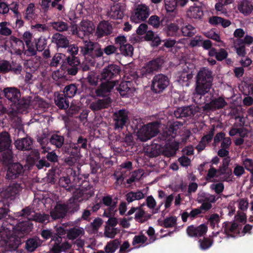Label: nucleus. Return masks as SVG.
I'll return each instance as SVG.
<instances>
[{
    "label": "nucleus",
    "instance_id": "obj_47",
    "mask_svg": "<svg viewBox=\"0 0 253 253\" xmlns=\"http://www.w3.org/2000/svg\"><path fill=\"white\" fill-rule=\"evenodd\" d=\"M213 242L212 239L206 237L199 240L200 248L202 250H206L209 249L212 246Z\"/></svg>",
    "mask_w": 253,
    "mask_h": 253
},
{
    "label": "nucleus",
    "instance_id": "obj_43",
    "mask_svg": "<svg viewBox=\"0 0 253 253\" xmlns=\"http://www.w3.org/2000/svg\"><path fill=\"white\" fill-rule=\"evenodd\" d=\"M223 228L224 229V232L228 236L233 237L230 235V233H234L237 230L238 228V224L236 222H224L223 224Z\"/></svg>",
    "mask_w": 253,
    "mask_h": 253
},
{
    "label": "nucleus",
    "instance_id": "obj_28",
    "mask_svg": "<svg viewBox=\"0 0 253 253\" xmlns=\"http://www.w3.org/2000/svg\"><path fill=\"white\" fill-rule=\"evenodd\" d=\"M11 140L10 135L6 131L0 133V152L9 150L11 148Z\"/></svg>",
    "mask_w": 253,
    "mask_h": 253
},
{
    "label": "nucleus",
    "instance_id": "obj_25",
    "mask_svg": "<svg viewBox=\"0 0 253 253\" xmlns=\"http://www.w3.org/2000/svg\"><path fill=\"white\" fill-rule=\"evenodd\" d=\"M68 97L63 93H55L54 102L56 105L60 109H66L69 106Z\"/></svg>",
    "mask_w": 253,
    "mask_h": 253
},
{
    "label": "nucleus",
    "instance_id": "obj_23",
    "mask_svg": "<svg viewBox=\"0 0 253 253\" xmlns=\"http://www.w3.org/2000/svg\"><path fill=\"white\" fill-rule=\"evenodd\" d=\"M149 15V9L143 4H139L135 10V15L131 17V20L145 21Z\"/></svg>",
    "mask_w": 253,
    "mask_h": 253
},
{
    "label": "nucleus",
    "instance_id": "obj_5",
    "mask_svg": "<svg viewBox=\"0 0 253 253\" xmlns=\"http://www.w3.org/2000/svg\"><path fill=\"white\" fill-rule=\"evenodd\" d=\"M160 127V123L157 121L143 125L137 132L138 138L142 142L151 139L158 134Z\"/></svg>",
    "mask_w": 253,
    "mask_h": 253
},
{
    "label": "nucleus",
    "instance_id": "obj_40",
    "mask_svg": "<svg viewBox=\"0 0 253 253\" xmlns=\"http://www.w3.org/2000/svg\"><path fill=\"white\" fill-rule=\"evenodd\" d=\"M121 245V242L117 239H114L108 242L104 249L106 253H114Z\"/></svg>",
    "mask_w": 253,
    "mask_h": 253
},
{
    "label": "nucleus",
    "instance_id": "obj_52",
    "mask_svg": "<svg viewBox=\"0 0 253 253\" xmlns=\"http://www.w3.org/2000/svg\"><path fill=\"white\" fill-rule=\"evenodd\" d=\"M167 11L172 12L177 7V0H165Z\"/></svg>",
    "mask_w": 253,
    "mask_h": 253
},
{
    "label": "nucleus",
    "instance_id": "obj_36",
    "mask_svg": "<svg viewBox=\"0 0 253 253\" xmlns=\"http://www.w3.org/2000/svg\"><path fill=\"white\" fill-rule=\"evenodd\" d=\"M130 83L129 82H123L120 85L117 87V90L119 92L122 97H127L131 93V89L129 85Z\"/></svg>",
    "mask_w": 253,
    "mask_h": 253
},
{
    "label": "nucleus",
    "instance_id": "obj_41",
    "mask_svg": "<svg viewBox=\"0 0 253 253\" xmlns=\"http://www.w3.org/2000/svg\"><path fill=\"white\" fill-rule=\"evenodd\" d=\"M144 195L141 191L136 192L130 191L126 195V199L128 203L135 200H139L144 198Z\"/></svg>",
    "mask_w": 253,
    "mask_h": 253
},
{
    "label": "nucleus",
    "instance_id": "obj_32",
    "mask_svg": "<svg viewBox=\"0 0 253 253\" xmlns=\"http://www.w3.org/2000/svg\"><path fill=\"white\" fill-rule=\"evenodd\" d=\"M76 84H71L66 85L64 89L63 93L68 98L73 97L76 94H80L82 92Z\"/></svg>",
    "mask_w": 253,
    "mask_h": 253
},
{
    "label": "nucleus",
    "instance_id": "obj_26",
    "mask_svg": "<svg viewBox=\"0 0 253 253\" xmlns=\"http://www.w3.org/2000/svg\"><path fill=\"white\" fill-rule=\"evenodd\" d=\"M94 195L92 190L87 191L84 189L77 190L75 192L71 198H74L75 201L80 203L84 200H86Z\"/></svg>",
    "mask_w": 253,
    "mask_h": 253
},
{
    "label": "nucleus",
    "instance_id": "obj_57",
    "mask_svg": "<svg viewBox=\"0 0 253 253\" xmlns=\"http://www.w3.org/2000/svg\"><path fill=\"white\" fill-rule=\"evenodd\" d=\"M82 233L81 230L75 228L70 229L67 232V237L69 239L74 240L78 237Z\"/></svg>",
    "mask_w": 253,
    "mask_h": 253
},
{
    "label": "nucleus",
    "instance_id": "obj_6",
    "mask_svg": "<svg viewBox=\"0 0 253 253\" xmlns=\"http://www.w3.org/2000/svg\"><path fill=\"white\" fill-rule=\"evenodd\" d=\"M165 60L163 56H158L146 62L140 70V74L142 77L149 78L155 72L161 70Z\"/></svg>",
    "mask_w": 253,
    "mask_h": 253
},
{
    "label": "nucleus",
    "instance_id": "obj_24",
    "mask_svg": "<svg viewBox=\"0 0 253 253\" xmlns=\"http://www.w3.org/2000/svg\"><path fill=\"white\" fill-rule=\"evenodd\" d=\"M111 104V99L110 97H104L102 99H98L90 105V108L93 111H97L102 109L107 108Z\"/></svg>",
    "mask_w": 253,
    "mask_h": 253
},
{
    "label": "nucleus",
    "instance_id": "obj_20",
    "mask_svg": "<svg viewBox=\"0 0 253 253\" xmlns=\"http://www.w3.org/2000/svg\"><path fill=\"white\" fill-rule=\"evenodd\" d=\"M112 25L108 21H102L98 25L95 35L97 38H101L110 35L112 33Z\"/></svg>",
    "mask_w": 253,
    "mask_h": 253
},
{
    "label": "nucleus",
    "instance_id": "obj_46",
    "mask_svg": "<svg viewBox=\"0 0 253 253\" xmlns=\"http://www.w3.org/2000/svg\"><path fill=\"white\" fill-rule=\"evenodd\" d=\"M181 31L182 35L184 37H192L196 33L195 28L190 24L182 26Z\"/></svg>",
    "mask_w": 253,
    "mask_h": 253
},
{
    "label": "nucleus",
    "instance_id": "obj_61",
    "mask_svg": "<svg viewBox=\"0 0 253 253\" xmlns=\"http://www.w3.org/2000/svg\"><path fill=\"white\" fill-rule=\"evenodd\" d=\"M75 144H77V146H79L80 149L81 148L84 150L87 149V139L82 136H80L78 137L77 142Z\"/></svg>",
    "mask_w": 253,
    "mask_h": 253
},
{
    "label": "nucleus",
    "instance_id": "obj_62",
    "mask_svg": "<svg viewBox=\"0 0 253 253\" xmlns=\"http://www.w3.org/2000/svg\"><path fill=\"white\" fill-rule=\"evenodd\" d=\"M111 13H112V16L115 19H122L123 17V11L120 7L114 6L112 8Z\"/></svg>",
    "mask_w": 253,
    "mask_h": 253
},
{
    "label": "nucleus",
    "instance_id": "obj_38",
    "mask_svg": "<svg viewBox=\"0 0 253 253\" xmlns=\"http://www.w3.org/2000/svg\"><path fill=\"white\" fill-rule=\"evenodd\" d=\"M68 213L73 214L80 209V203L75 201L74 198H70L65 204Z\"/></svg>",
    "mask_w": 253,
    "mask_h": 253
},
{
    "label": "nucleus",
    "instance_id": "obj_18",
    "mask_svg": "<svg viewBox=\"0 0 253 253\" xmlns=\"http://www.w3.org/2000/svg\"><path fill=\"white\" fill-rule=\"evenodd\" d=\"M51 42L55 44L57 49L60 51L62 49H66L70 43L68 38L60 33H56L52 35Z\"/></svg>",
    "mask_w": 253,
    "mask_h": 253
},
{
    "label": "nucleus",
    "instance_id": "obj_15",
    "mask_svg": "<svg viewBox=\"0 0 253 253\" xmlns=\"http://www.w3.org/2000/svg\"><path fill=\"white\" fill-rule=\"evenodd\" d=\"M99 86L95 91V93L99 97H109L110 92L116 84L115 81H101Z\"/></svg>",
    "mask_w": 253,
    "mask_h": 253
},
{
    "label": "nucleus",
    "instance_id": "obj_3",
    "mask_svg": "<svg viewBox=\"0 0 253 253\" xmlns=\"http://www.w3.org/2000/svg\"><path fill=\"white\" fill-rule=\"evenodd\" d=\"M196 93L194 94V101L197 103H202L199 99L202 98L211 89L213 80L212 72L207 67L201 68L196 76Z\"/></svg>",
    "mask_w": 253,
    "mask_h": 253
},
{
    "label": "nucleus",
    "instance_id": "obj_30",
    "mask_svg": "<svg viewBox=\"0 0 253 253\" xmlns=\"http://www.w3.org/2000/svg\"><path fill=\"white\" fill-rule=\"evenodd\" d=\"M187 16L190 18L201 19L204 15L202 6H190L187 11Z\"/></svg>",
    "mask_w": 253,
    "mask_h": 253
},
{
    "label": "nucleus",
    "instance_id": "obj_58",
    "mask_svg": "<svg viewBox=\"0 0 253 253\" xmlns=\"http://www.w3.org/2000/svg\"><path fill=\"white\" fill-rule=\"evenodd\" d=\"M66 60L67 61V63L68 64L67 66L71 67H79L80 64V62L79 61V59L77 57L74 56H68L66 58Z\"/></svg>",
    "mask_w": 253,
    "mask_h": 253
},
{
    "label": "nucleus",
    "instance_id": "obj_7",
    "mask_svg": "<svg viewBox=\"0 0 253 253\" xmlns=\"http://www.w3.org/2000/svg\"><path fill=\"white\" fill-rule=\"evenodd\" d=\"M121 72V68L120 66L113 63L109 64L102 69L98 75V78L100 81H111L116 83L117 78L120 77Z\"/></svg>",
    "mask_w": 253,
    "mask_h": 253
},
{
    "label": "nucleus",
    "instance_id": "obj_4",
    "mask_svg": "<svg viewBox=\"0 0 253 253\" xmlns=\"http://www.w3.org/2000/svg\"><path fill=\"white\" fill-rule=\"evenodd\" d=\"M6 150V153L2 154V158L8 163L5 178L10 183L5 189L4 196L7 199L13 200L16 198V163H11L12 156L10 148Z\"/></svg>",
    "mask_w": 253,
    "mask_h": 253
},
{
    "label": "nucleus",
    "instance_id": "obj_16",
    "mask_svg": "<svg viewBox=\"0 0 253 253\" xmlns=\"http://www.w3.org/2000/svg\"><path fill=\"white\" fill-rule=\"evenodd\" d=\"M199 108L194 105H189L178 108L174 112L176 118L192 117L198 111Z\"/></svg>",
    "mask_w": 253,
    "mask_h": 253
},
{
    "label": "nucleus",
    "instance_id": "obj_33",
    "mask_svg": "<svg viewBox=\"0 0 253 253\" xmlns=\"http://www.w3.org/2000/svg\"><path fill=\"white\" fill-rule=\"evenodd\" d=\"M18 95L20 96V90L17 88V114L26 111L30 103V101L28 99L22 98L21 99H18Z\"/></svg>",
    "mask_w": 253,
    "mask_h": 253
},
{
    "label": "nucleus",
    "instance_id": "obj_55",
    "mask_svg": "<svg viewBox=\"0 0 253 253\" xmlns=\"http://www.w3.org/2000/svg\"><path fill=\"white\" fill-rule=\"evenodd\" d=\"M40 153L36 150L31 151L27 157V160L32 164H35L40 159Z\"/></svg>",
    "mask_w": 253,
    "mask_h": 253
},
{
    "label": "nucleus",
    "instance_id": "obj_22",
    "mask_svg": "<svg viewBox=\"0 0 253 253\" xmlns=\"http://www.w3.org/2000/svg\"><path fill=\"white\" fill-rule=\"evenodd\" d=\"M68 213L65 204L57 203L54 209L50 212L54 220L65 217Z\"/></svg>",
    "mask_w": 253,
    "mask_h": 253
},
{
    "label": "nucleus",
    "instance_id": "obj_14",
    "mask_svg": "<svg viewBox=\"0 0 253 253\" xmlns=\"http://www.w3.org/2000/svg\"><path fill=\"white\" fill-rule=\"evenodd\" d=\"M202 104L204 103V105L202 107L204 111H214L223 108L227 105V103L224 98L220 96L217 98H214L209 103H205V101L202 102ZM202 104V103L201 104Z\"/></svg>",
    "mask_w": 253,
    "mask_h": 253
},
{
    "label": "nucleus",
    "instance_id": "obj_34",
    "mask_svg": "<svg viewBox=\"0 0 253 253\" xmlns=\"http://www.w3.org/2000/svg\"><path fill=\"white\" fill-rule=\"evenodd\" d=\"M179 29L176 23H170L165 26L163 31L168 37H176L178 35Z\"/></svg>",
    "mask_w": 253,
    "mask_h": 253
},
{
    "label": "nucleus",
    "instance_id": "obj_10",
    "mask_svg": "<svg viewBox=\"0 0 253 253\" xmlns=\"http://www.w3.org/2000/svg\"><path fill=\"white\" fill-rule=\"evenodd\" d=\"M17 216H26L28 219L35 220L41 223H44L48 222L49 219V216L47 214H41L35 213L29 207H26L21 211V212H17Z\"/></svg>",
    "mask_w": 253,
    "mask_h": 253
},
{
    "label": "nucleus",
    "instance_id": "obj_11",
    "mask_svg": "<svg viewBox=\"0 0 253 253\" xmlns=\"http://www.w3.org/2000/svg\"><path fill=\"white\" fill-rule=\"evenodd\" d=\"M18 44L22 45V49H17V55H20L21 58L23 56L30 57L37 54L38 50L34 41L26 43L25 46L23 41L17 38V45Z\"/></svg>",
    "mask_w": 253,
    "mask_h": 253
},
{
    "label": "nucleus",
    "instance_id": "obj_12",
    "mask_svg": "<svg viewBox=\"0 0 253 253\" xmlns=\"http://www.w3.org/2000/svg\"><path fill=\"white\" fill-rule=\"evenodd\" d=\"M113 118L115 129H122L128 121V111L125 109H120L114 113Z\"/></svg>",
    "mask_w": 253,
    "mask_h": 253
},
{
    "label": "nucleus",
    "instance_id": "obj_59",
    "mask_svg": "<svg viewBox=\"0 0 253 253\" xmlns=\"http://www.w3.org/2000/svg\"><path fill=\"white\" fill-rule=\"evenodd\" d=\"M35 6L33 3H30L27 6L26 10L25 18L30 20L32 19L34 15Z\"/></svg>",
    "mask_w": 253,
    "mask_h": 253
},
{
    "label": "nucleus",
    "instance_id": "obj_35",
    "mask_svg": "<svg viewBox=\"0 0 253 253\" xmlns=\"http://www.w3.org/2000/svg\"><path fill=\"white\" fill-rule=\"evenodd\" d=\"M32 144V140L28 137L17 139V149L22 151L30 150Z\"/></svg>",
    "mask_w": 253,
    "mask_h": 253
},
{
    "label": "nucleus",
    "instance_id": "obj_31",
    "mask_svg": "<svg viewBox=\"0 0 253 253\" xmlns=\"http://www.w3.org/2000/svg\"><path fill=\"white\" fill-rule=\"evenodd\" d=\"M179 142L174 141L171 142L165 148L164 147V155L168 157L174 156L177 151L179 149Z\"/></svg>",
    "mask_w": 253,
    "mask_h": 253
},
{
    "label": "nucleus",
    "instance_id": "obj_56",
    "mask_svg": "<svg viewBox=\"0 0 253 253\" xmlns=\"http://www.w3.org/2000/svg\"><path fill=\"white\" fill-rule=\"evenodd\" d=\"M65 55L63 54L60 53H56L51 59L49 64L50 66L51 67H56L62 61V58Z\"/></svg>",
    "mask_w": 253,
    "mask_h": 253
},
{
    "label": "nucleus",
    "instance_id": "obj_19",
    "mask_svg": "<svg viewBox=\"0 0 253 253\" xmlns=\"http://www.w3.org/2000/svg\"><path fill=\"white\" fill-rule=\"evenodd\" d=\"M208 231V226L202 224L198 226L193 225L188 226L186 229L187 235L190 237H202L205 235Z\"/></svg>",
    "mask_w": 253,
    "mask_h": 253
},
{
    "label": "nucleus",
    "instance_id": "obj_49",
    "mask_svg": "<svg viewBox=\"0 0 253 253\" xmlns=\"http://www.w3.org/2000/svg\"><path fill=\"white\" fill-rule=\"evenodd\" d=\"M34 42L37 47L36 49L38 51H43L46 46L47 40L42 37H41L38 39H35Z\"/></svg>",
    "mask_w": 253,
    "mask_h": 253
},
{
    "label": "nucleus",
    "instance_id": "obj_1",
    "mask_svg": "<svg viewBox=\"0 0 253 253\" xmlns=\"http://www.w3.org/2000/svg\"><path fill=\"white\" fill-rule=\"evenodd\" d=\"M6 212L0 210V247L5 251H16V225L15 220L4 218Z\"/></svg>",
    "mask_w": 253,
    "mask_h": 253
},
{
    "label": "nucleus",
    "instance_id": "obj_29",
    "mask_svg": "<svg viewBox=\"0 0 253 253\" xmlns=\"http://www.w3.org/2000/svg\"><path fill=\"white\" fill-rule=\"evenodd\" d=\"M42 244L41 240L38 237H33L28 239L25 244V249L28 252H33Z\"/></svg>",
    "mask_w": 253,
    "mask_h": 253
},
{
    "label": "nucleus",
    "instance_id": "obj_45",
    "mask_svg": "<svg viewBox=\"0 0 253 253\" xmlns=\"http://www.w3.org/2000/svg\"><path fill=\"white\" fill-rule=\"evenodd\" d=\"M10 71L16 73V68H12L10 63L6 60H0V73L4 74L9 72Z\"/></svg>",
    "mask_w": 253,
    "mask_h": 253
},
{
    "label": "nucleus",
    "instance_id": "obj_60",
    "mask_svg": "<svg viewBox=\"0 0 253 253\" xmlns=\"http://www.w3.org/2000/svg\"><path fill=\"white\" fill-rule=\"evenodd\" d=\"M67 52L69 55L73 57H76V55L78 54L79 52V47L75 44H69V45L66 48Z\"/></svg>",
    "mask_w": 253,
    "mask_h": 253
},
{
    "label": "nucleus",
    "instance_id": "obj_51",
    "mask_svg": "<svg viewBox=\"0 0 253 253\" xmlns=\"http://www.w3.org/2000/svg\"><path fill=\"white\" fill-rule=\"evenodd\" d=\"M177 218L175 216H171L165 218L161 226L165 228H170L174 226L176 224Z\"/></svg>",
    "mask_w": 253,
    "mask_h": 253
},
{
    "label": "nucleus",
    "instance_id": "obj_44",
    "mask_svg": "<svg viewBox=\"0 0 253 253\" xmlns=\"http://www.w3.org/2000/svg\"><path fill=\"white\" fill-rule=\"evenodd\" d=\"M119 49L121 54L125 56L131 57L133 55L134 48L133 46L129 43L121 45Z\"/></svg>",
    "mask_w": 253,
    "mask_h": 253
},
{
    "label": "nucleus",
    "instance_id": "obj_8",
    "mask_svg": "<svg viewBox=\"0 0 253 253\" xmlns=\"http://www.w3.org/2000/svg\"><path fill=\"white\" fill-rule=\"evenodd\" d=\"M170 80L169 77L164 74H156L151 81V89L156 93L163 92L169 85Z\"/></svg>",
    "mask_w": 253,
    "mask_h": 253
},
{
    "label": "nucleus",
    "instance_id": "obj_42",
    "mask_svg": "<svg viewBox=\"0 0 253 253\" xmlns=\"http://www.w3.org/2000/svg\"><path fill=\"white\" fill-rule=\"evenodd\" d=\"M5 97L10 102L12 105H16V87H6L3 89Z\"/></svg>",
    "mask_w": 253,
    "mask_h": 253
},
{
    "label": "nucleus",
    "instance_id": "obj_39",
    "mask_svg": "<svg viewBox=\"0 0 253 253\" xmlns=\"http://www.w3.org/2000/svg\"><path fill=\"white\" fill-rule=\"evenodd\" d=\"M50 24L52 29L58 32V33L67 31L69 29L68 24L60 20L50 22Z\"/></svg>",
    "mask_w": 253,
    "mask_h": 253
},
{
    "label": "nucleus",
    "instance_id": "obj_2",
    "mask_svg": "<svg viewBox=\"0 0 253 253\" xmlns=\"http://www.w3.org/2000/svg\"><path fill=\"white\" fill-rule=\"evenodd\" d=\"M183 125L182 123L174 122L171 124L169 127L164 130L162 133L159 134L155 139L151 145L148 148L147 153L150 157H156L161 154L164 155V143H159L161 141H170L174 139L177 135V130L179 126Z\"/></svg>",
    "mask_w": 253,
    "mask_h": 253
},
{
    "label": "nucleus",
    "instance_id": "obj_27",
    "mask_svg": "<svg viewBox=\"0 0 253 253\" xmlns=\"http://www.w3.org/2000/svg\"><path fill=\"white\" fill-rule=\"evenodd\" d=\"M65 141V137L62 135L59 131L52 133L49 138L50 143L55 146L56 148H61Z\"/></svg>",
    "mask_w": 253,
    "mask_h": 253
},
{
    "label": "nucleus",
    "instance_id": "obj_21",
    "mask_svg": "<svg viewBox=\"0 0 253 253\" xmlns=\"http://www.w3.org/2000/svg\"><path fill=\"white\" fill-rule=\"evenodd\" d=\"M95 30V27L93 24L87 21H82L81 26L77 31V34L79 37L83 39L85 36H88Z\"/></svg>",
    "mask_w": 253,
    "mask_h": 253
},
{
    "label": "nucleus",
    "instance_id": "obj_53",
    "mask_svg": "<svg viewBox=\"0 0 253 253\" xmlns=\"http://www.w3.org/2000/svg\"><path fill=\"white\" fill-rule=\"evenodd\" d=\"M210 226L212 228H214L216 226H218V224L220 222V217L217 213L211 214L208 219Z\"/></svg>",
    "mask_w": 253,
    "mask_h": 253
},
{
    "label": "nucleus",
    "instance_id": "obj_37",
    "mask_svg": "<svg viewBox=\"0 0 253 253\" xmlns=\"http://www.w3.org/2000/svg\"><path fill=\"white\" fill-rule=\"evenodd\" d=\"M238 9L240 12L247 15L252 12L253 6L249 0H243L239 4Z\"/></svg>",
    "mask_w": 253,
    "mask_h": 253
},
{
    "label": "nucleus",
    "instance_id": "obj_54",
    "mask_svg": "<svg viewBox=\"0 0 253 253\" xmlns=\"http://www.w3.org/2000/svg\"><path fill=\"white\" fill-rule=\"evenodd\" d=\"M162 22L163 20L160 21V17L156 15L150 16L148 22L149 24L152 25L155 28H159L161 24L162 25Z\"/></svg>",
    "mask_w": 253,
    "mask_h": 253
},
{
    "label": "nucleus",
    "instance_id": "obj_48",
    "mask_svg": "<svg viewBox=\"0 0 253 253\" xmlns=\"http://www.w3.org/2000/svg\"><path fill=\"white\" fill-rule=\"evenodd\" d=\"M218 171L217 169L214 168L212 166H211L210 169L208 170V173L205 177L206 180L208 181H214L215 180H211L214 177H218L221 176L218 175Z\"/></svg>",
    "mask_w": 253,
    "mask_h": 253
},
{
    "label": "nucleus",
    "instance_id": "obj_63",
    "mask_svg": "<svg viewBox=\"0 0 253 253\" xmlns=\"http://www.w3.org/2000/svg\"><path fill=\"white\" fill-rule=\"evenodd\" d=\"M147 240V238L143 234L140 235H136L134 237L132 244L133 246H135L138 244H144Z\"/></svg>",
    "mask_w": 253,
    "mask_h": 253
},
{
    "label": "nucleus",
    "instance_id": "obj_50",
    "mask_svg": "<svg viewBox=\"0 0 253 253\" xmlns=\"http://www.w3.org/2000/svg\"><path fill=\"white\" fill-rule=\"evenodd\" d=\"M52 240L55 241L54 244L51 249V251L53 253H60L62 252L60 244L62 241V238H60L58 236H55V238H53Z\"/></svg>",
    "mask_w": 253,
    "mask_h": 253
},
{
    "label": "nucleus",
    "instance_id": "obj_17",
    "mask_svg": "<svg viewBox=\"0 0 253 253\" xmlns=\"http://www.w3.org/2000/svg\"><path fill=\"white\" fill-rule=\"evenodd\" d=\"M30 220L28 219L27 221H22L17 223V243L21 242L18 238L20 239L32 231L33 225Z\"/></svg>",
    "mask_w": 253,
    "mask_h": 253
},
{
    "label": "nucleus",
    "instance_id": "obj_13",
    "mask_svg": "<svg viewBox=\"0 0 253 253\" xmlns=\"http://www.w3.org/2000/svg\"><path fill=\"white\" fill-rule=\"evenodd\" d=\"M64 153L69 155L66 159V161L69 164L74 163L79 158L80 149L75 143H71L69 145H64L63 147Z\"/></svg>",
    "mask_w": 253,
    "mask_h": 253
},
{
    "label": "nucleus",
    "instance_id": "obj_9",
    "mask_svg": "<svg viewBox=\"0 0 253 253\" xmlns=\"http://www.w3.org/2000/svg\"><path fill=\"white\" fill-rule=\"evenodd\" d=\"M81 51L84 56H90L93 59L103 56V50L100 45L91 41H85L84 45L81 47Z\"/></svg>",
    "mask_w": 253,
    "mask_h": 253
},
{
    "label": "nucleus",
    "instance_id": "obj_64",
    "mask_svg": "<svg viewBox=\"0 0 253 253\" xmlns=\"http://www.w3.org/2000/svg\"><path fill=\"white\" fill-rule=\"evenodd\" d=\"M242 164L244 168L248 171L251 172L253 170V160L250 158H245L243 160Z\"/></svg>",
    "mask_w": 253,
    "mask_h": 253
}]
</instances>
